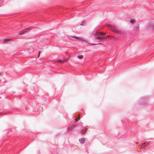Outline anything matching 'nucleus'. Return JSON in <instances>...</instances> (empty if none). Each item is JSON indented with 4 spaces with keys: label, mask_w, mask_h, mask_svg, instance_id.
Masks as SVG:
<instances>
[{
    "label": "nucleus",
    "mask_w": 154,
    "mask_h": 154,
    "mask_svg": "<svg viewBox=\"0 0 154 154\" xmlns=\"http://www.w3.org/2000/svg\"><path fill=\"white\" fill-rule=\"evenodd\" d=\"M107 27L108 28H109L110 29H111L112 31L115 32L117 33H120L121 32V31L115 29V27L112 26L111 25H107Z\"/></svg>",
    "instance_id": "1"
},
{
    "label": "nucleus",
    "mask_w": 154,
    "mask_h": 154,
    "mask_svg": "<svg viewBox=\"0 0 154 154\" xmlns=\"http://www.w3.org/2000/svg\"><path fill=\"white\" fill-rule=\"evenodd\" d=\"M110 36L109 35H107L106 37H104L103 36H99L94 38V40L97 39H98L101 41H102L103 39H106V38H108L110 37Z\"/></svg>",
    "instance_id": "2"
},
{
    "label": "nucleus",
    "mask_w": 154,
    "mask_h": 154,
    "mask_svg": "<svg viewBox=\"0 0 154 154\" xmlns=\"http://www.w3.org/2000/svg\"><path fill=\"white\" fill-rule=\"evenodd\" d=\"M106 34V32H96L94 35L96 36H102L103 35H105Z\"/></svg>",
    "instance_id": "3"
},
{
    "label": "nucleus",
    "mask_w": 154,
    "mask_h": 154,
    "mask_svg": "<svg viewBox=\"0 0 154 154\" xmlns=\"http://www.w3.org/2000/svg\"><path fill=\"white\" fill-rule=\"evenodd\" d=\"M29 28L26 29H23L21 31H20L18 33V34L20 35H22L25 33H26L27 32V30H29Z\"/></svg>",
    "instance_id": "4"
},
{
    "label": "nucleus",
    "mask_w": 154,
    "mask_h": 154,
    "mask_svg": "<svg viewBox=\"0 0 154 154\" xmlns=\"http://www.w3.org/2000/svg\"><path fill=\"white\" fill-rule=\"evenodd\" d=\"M68 60V59H66L65 60H60L57 61V62L60 63H63L65 62H67Z\"/></svg>",
    "instance_id": "5"
},
{
    "label": "nucleus",
    "mask_w": 154,
    "mask_h": 154,
    "mask_svg": "<svg viewBox=\"0 0 154 154\" xmlns=\"http://www.w3.org/2000/svg\"><path fill=\"white\" fill-rule=\"evenodd\" d=\"M80 142L81 143H83L85 141V139L84 138H81L79 140Z\"/></svg>",
    "instance_id": "6"
},
{
    "label": "nucleus",
    "mask_w": 154,
    "mask_h": 154,
    "mask_svg": "<svg viewBox=\"0 0 154 154\" xmlns=\"http://www.w3.org/2000/svg\"><path fill=\"white\" fill-rule=\"evenodd\" d=\"M141 144L143 146L145 147L147 146L148 145V143L147 142H145L143 144L142 143Z\"/></svg>",
    "instance_id": "7"
},
{
    "label": "nucleus",
    "mask_w": 154,
    "mask_h": 154,
    "mask_svg": "<svg viewBox=\"0 0 154 154\" xmlns=\"http://www.w3.org/2000/svg\"><path fill=\"white\" fill-rule=\"evenodd\" d=\"M139 28V25H138L137 26L134 28V29L135 31H137L138 30Z\"/></svg>",
    "instance_id": "8"
},
{
    "label": "nucleus",
    "mask_w": 154,
    "mask_h": 154,
    "mask_svg": "<svg viewBox=\"0 0 154 154\" xmlns=\"http://www.w3.org/2000/svg\"><path fill=\"white\" fill-rule=\"evenodd\" d=\"M72 36L76 39H77L78 40H80V38L78 37L75 36Z\"/></svg>",
    "instance_id": "9"
},
{
    "label": "nucleus",
    "mask_w": 154,
    "mask_h": 154,
    "mask_svg": "<svg viewBox=\"0 0 154 154\" xmlns=\"http://www.w3.org/2000/svg\"><path fill=\"white\" fill-rule=\"evenodd\" d=\"M83 56L82 55H79L78 56V58L79 59H82L83 58Z\"/></svg>",
    "instance_id": "10"
},
{
    "label": "nucleus",
    "mask_w": 154,
    "mask_h": 154,
    "mask_svg": "<svg viewBox=\"0 0 154 154\" xmlns=\"http://www.w3.org/2000/svg\"><path fill=\"white\" fill-rule=\"evenodd\" d=\"M130 22L131 23L133 24L134 22V20L133 19H130Z\"/></svg>",
    "instance_id": "11"
},
{
    "label": "nucleus",
    "mask_w": 154,
    "mask_h": 154,
    "mask_svg": "<svg viewBox=\"0 0 154 154\" xmlns=\"http://www.w3.org/2000/svg\"><path fill=\"white\" fill-rule=\"evenodd\" d=\"M80 119V118L79 116L76 119H75V122H77Z\"/></svg>",
    "instance_id": "12"
},
{
    "label": "nucleus",
    "mask_w": 154,
    "mask_h": 154,
    "mask_svg": "<svg viewBox=\"0 0 154 154\" xmlns=\"http://www.w3.org/2000/svg\"><path fill=\"white\" fill-rule=\"evenodd\" d=\"M86 131V129L85 128L83 129L82 130V133L83 134L84 133V132H85Z\"/></svg>",
    "instance_id": "13"
},
{
    "label": "nucleus",
    "mask_w": 154,
    "mask_h": 154,
    "mask_svg": "<svg viewBox=\"0 0 154 154\" xmlns=\"http://www.w3.org/2000/svg\"><path fill=\"white\" fill-rule=\"evenodd\" d=\"M11 39H5L4 41H5V42H6V41H9Z\"/></svg>",
    "instance_id": "14"
},
{
    "label": "nucleus",
    "mask_w": 154,
    "mask_h": 154,
    "mask_svg": "<svg viewBox=\"0 0 154 154\" xmlns=\"http://www.w3.org/2000/svg\"><path fill=\"white\" fill-rule=\"evenodd\" d=\"M91 44L92 45H96L98 44H94V43H93V44Z\"/></svg>",
    "instance_id": "15"
},
{
    "label": "nucleus",
    "mask_w": 154,
    "mask_h": 154,
    "mask_svg": "<svg viewBox=\"0 0 154 154\" xmlns=\"http://www.w3.org/2000/svg\"><path fill=\"white\" fill-rule=\"evenodd\" d=\"M40 56V52H39V56Z\"/></svg>",
    "instance_id": "16"
}]
</instances>
